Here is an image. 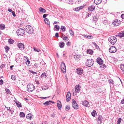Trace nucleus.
<instances>
[{"label":"nucleus","instance_id":"f257e3e1","mask_svg":"<svg viewBox=\"0 0 124 124\" xmlns=\"http://www.w3.org/2000/svg\"><path fill=\"white\" fill-rule=\"evenodd\" d=\"M25 31L29 33H32L33 31V28L30 25H28L26 26L25 28Z\"/></svg>","mask_w":124,"mask_h":124},{"label":"nucleus","instance_id":"f03ea898","mask_svg":"<svg viewBox=\"0 0 124 124\" xmlns=\"http://www.w3.org/2000/svg\"><path fill=\"white\" fill-rule=\"evenodd\" d=\"M86 65L89 67L93 66L94 64V61L92 59H87L86 62Z\"/></svg>","mask_w":124,"mask_h":124},{"label":"nucleus","instance_id":"7ed1b4c3","mask_svg":"<svg viewBox=\"0 0 124 124\" xmlns=\"http://www.w3.org/2000/svg\"><path fill=\"white\" fill-rule=\"evenodd\" d=\"M108 41L113 45H114L116 43L117 39L116 37L111 36L108 39Z\"/></svg>","mask_w":124,"mask_h":124},{"label":"nucleus","instance_id":"20e7f679","mask_svg":"<svg viewBox=\"0 0 124 124\" xmlns=\"http://www.w3.org/2000/svg\"><path fill=\"white\" fill-rule=\"evenodd\" d=\"M27 90L29 92H31L33 91L35 89V86L32 84H30L27 86Z\"/></svg>","mask_w":124,"mask_h":124},{"label":"nucleus","instance_id":"39448f33","mask_svg":"<svg viewBox=\"0 0 124 124\" xmlns=\"http://www.w3.org/2000/svg\"><path fill=\"white\" fill-rule=\"evenodd\" d=\"M61 69L63 73H65L66 72V67L65 63L63 61L61 63Z\"/></svg>","mask_w":124,"mask_h":124},{"label":"nucleus","instance_id":"423d86ee","mask_svg":"<svg viewBox=\"0 0 124 124\" xmlns=\"http://www.w3.org/2000/svg\"><path fill=\"white\" fill-rule=\"evenodd\" d=\"M16 33L18 36H22L24 34V32L23 29L20 28L17 31Z\"/></svg>","mask_w":124,"mask_h":124},{"label":"nucleus","instance_id":"0eeeda50","mask_svg":"<svg viewBox=\"0 0 124 124\" xmlns=\"http://www.w3.org/2000/svg\"><path fill=\"white\" fill-rule=\"evenodd\" d=\"M120 20L116 19L114 20L112 24L115 26H117L120 24Z\"/></svg>","mask_w":124,"mask_h":124},{"label":"nucleus","instance_id":"6e6552de","mask_svg":"<svg viewBox=\"0 0 124 124\" xmlns=\"http://www.w3.org/2000/svg\"><path fill=\"white\" fill-rule=\"evenodd\" d=\"M109 51L111 53H114L116 51V49L114 46H112L109 49Z\"/></svg>","mask_w":124,"mask_h":124},{"label":"nucleus","instance_id":"1a4fd4ad","mask_svg":"<svg viewBox=\"0 0 124 124\" xmlns=\"http://www.w3.org/2000/svg\"><path fill=\"white\" fill-rule=\"evenodd\" d=\"M71 94L69 92H68L66 96V101L67 102L69 101L70 100Z\"/></svg>","mask_w":124,"mask_h":124},{"label":"nucleus","instance_id":"9d476101","mask_svg":"<svg viewBox=\"0 0 124 124\" xmlns=\"http://www.w3.org/2000/svg\"><path fill=\"white\" fill-rule=\"evenodd\" d=\"M17 46L21 50H23L24 48V45L22 43H18Z\"/></svg>","mask_w":124,"mask_h":124},{"label":"nucleus","instance_id":"9b49d317","mask_svg":"<svg viewBox=\"0 0 124 124\" xmlns=\"http://www.w3.org/2000/svg\"><path fill=\"white\" fill-rule=\"evenodd\" d=\"M77 72L78 74L81 75L83 73V70L81 68H78L77 69Z\"/></svg>","mask_w":124,"mask_h":124},{"label":"nucleus","instance_id":"f8f14e48","mask_svg":"<svg viewBox=\"0 0 124 124\" xmlns=\"http://www.w3.org/2000/svg\"><path fill=\"white\" fill-rule=\"evenodd\" d=\"M116 37L118 36L120 38H122L124 37V31H121L118 35H116Z\"/></svg>","mask_w":124,"mask_h":124},{"label":"nucleus","instance_id":"ddd939ff","mask_svg":"<svg viewBox=\"0 0 124 124\" xmlns=\"http://www.w3.org/2000/svg\"><path fill=\"white\" fill-rule=\"evenodd\" d=\"M96 61L100 65L101 64H102V63H103V61L101 58L100 57L98 58L96 60Z\"/></svg>","mask_w":124,"mask_h":124},{"label":"nucleus","instance_id":"4468645a","mask_svg":"<svg viewBox=\"0 0 124 124\" xmlns=\"http://www.w3.org/2000/svg\"><path fill=\"white\" fill-rule=\"evenodd\" d=\"M57 104L58 109L60 110L62 108V105L61 102L59 100L57 101Z\"/></svg>","mask_w":124,"mask_h":124},{"label":"nucleus","instance_id":"2eb2a0df","mask_svg":"<svg viewBox=\"0 0 124 124\" xmlns=\"http://www.w3.org/2000/svg\"><path fill=\"white\" fill-rule=\"evenodd\" d=\"M79 86L80 85H78L75 86V91L76 93H79V92L80 89Z\"/></svg>","mask_w":124,"mask_h":124},{"label":"nucleus","instance_id":"dca6fc26","mask_svg":"<svg viewBox=\"0 0 124 124\" xmlns=\"http://www.w3.org/2000/svg\"><path fill=\"white\" fill-rule=\"evenodd\" d=\"M74 57L76 61H78L81 58V57L80 55H75Z\"/></svg>","mask_w":124,"mask_h":124},{"label":"nucleus","instance_id":"f3484780","mask_svg":"<svg viewBox=\"0 0 124 124\" xmlns=\"http://www.w3.org/2000/svg\"><path fill=\"white\" fill-rule=\"evenodd\" d=\"M88 8L89 11H92L94 10L95 7L94 6H91L88 7Z\"/></svg>","mask_w":124,"mask_h":124},{"label":"nucleus","instance_id":"a211bd4d","mask_svg":"<svg viewBox=\"0 0 124 124\" xmlns=\"http://www.w3.org/2000/svg\"><path fill=\"white\" fill-rule=\"evenodd\" d=\"M52 101H46L43 104L45 106H48L50 105Z\"/></svg>","mask_w":124,"mask_h":124},{"label":"nucleus","instance_id":"6ab92c4d","mask_svg":"<svg viewBox=\"0 0 124 124\" xmlns=\"http://www.w3.org/2000/svg\"><path fill=\"white\" fill-rule=\"evenodd\" d=\"M89 104L88 102L86 101H83L82 102V104L84 106L87 107L88 106V104Z\"/></svg>","mask_w":124,"mask_h":124},{"label":"nucleus","instance_id":"aec40b11","mask_svg":"<svg viewBox=\"0 0 124 124\" xmlns=\"http://www.w3.org/2000/svg\"><path fill=\"white\" fill-rule=\"evenodd\" d=\"M60 29V27L59 26H58L57 25H54V31H58Z\"/></svg>","mask_w":124,"mask_h":124},{"label":"nucleus","instance_id":"412c9836","mask_svg":"<svg viewBox=\"0 0 124 124\" xmlns=\"http://www.w3.org/2000/svg\"><path fill=\"white\" fill-rule=\"evenodd\" d=\"M102 0H94V2L96 5L99 4L102 2Z\"/></svg>","mask_w":124,"mask_h":124},{"label":"nucleus","instance_id":"4be33fe9","mask_svg":"<svg viewBox=\"0 0 124 124\" xmlns=\"http://www.w3.org/2000/svg\"><path fill=\"white\" fill-rule=\"evenodd\" d=\"M39 11L41 13H45L46 12V10L41 7L39 8Z\"/></svg>","mask_w":124,"mask_h":124},{"label":"nucleus","instance_id":"5701e85b","mask_svg":"<svg viewBox=\"0 0 124 124\" xmlns=\"http://www.w3.org/2000/svg\"><path fill=\"white\" fill-rule=\"evenodd\" d=\"M86 52L87 54H92L93 53V50L90 49L87 50Z\"/></svg>","mask_w":124,"mask_h":124},{"label":"nucleus","instance_id":"b1692460","mask_svg":"<svg viewBox=\"0 0 124 124\" xmlns=\"http://www.w3.org/2000/svg\"><path fill=\"white\" fill-rule=\"evenodd\" d=\"M32 117V115L30 113L27 114L26 116L27 118L29 119H31Z\"/></svg>","mask_w":124,"mask_h":124},{"label":"nucleus","instance_id":"393cba45","mask_svg":"<svg viewBox=\"0 0 124 124\" xmlns=\"http://www.w3.org/2000/svg\"><path fill=\"white\" fill-rule=\"evenodd\" d=\"M8 43L9 44H12L14 42V40L11 39H9L8 40Z\"/></svg>","mask_w":124,"mask_h":124},{"label":"nucleus","instance_id":"a878e982","mask_svg":"<svg viewBox=\"0 0 124 124\" xmlns=\"http://www.w3.org/2000/svg\"><path fill=\"white\" fill-rule=\"evenodd\" d=\"M40 65V68H41V69H43V68L45 67V65L44 63L43 64L42 63L40 62V63L39 64V65Z\"/></svg>","mask_w":124,"mask_h":124},{"label":"nucleus","instance_id":"bb28decb","mask_svg":"<svg viewBox=\"0 0 124 124\" xmlns=\"http://www.w3.org/2000/svg\"><path fill=\"white\" fill-rule=\"evenodd\" d=\"M72 107L74 109H77L78 108V104H72Z\"/></svg>","mask_w":124,"mask_h":124},{"label":"nucleus","instance_id":"cd10ccee","mask_svg":"<svg viewBox=\"0 0 124 124\" xmlns=\"http://www.w3.org/2000/svg\"><path fill=\"white\" fill-rule=\"evenodd\" d=\"M95 114H97L96 111L95 110H94L91 113L93 117H95Z\"/></svg>","mask_w":124,"mask_h":124},{"label":"nucleus","instance_id":"c85d7f7f","mask_svg":"<svg viewBox=\"0 0 124 124\" xmlns=\"http://www.w3.org/2000/svg\"><path fill=\"white\" fill-rule=\"evenodd\" d=\"M44 21L45 22V23L47 24H49V21L48 19L47 18H45L44 19Z\"/></svg>","mask_w":124,"mask_h":124},{"label":"nucleus","instance_id":"c756f323","mask_svg":"<svg viewBox=\"0 0 124 124\" xmlns=\"http://www.w3.org/2000/svg\"><path fill=\"white\" fill-rule=\"evenodd\" d=\"M20 116L21 117H25V115L24 113L22 112H21L20 113Z\"/></svg>","mask_w":124,"mask_h":124},{"label":"nucleus","instance_id":"7c9ffc66","mask_svg":"<svg viewBox=\"0 0 124 124\" xmlns=\"http://www.w3.org/2000/svg\"><path fill=\"white\" fill-rule=\"evenodd\" d=\"M84 36L85 37H86V38H88V39H92L93 38V37L92 36L90 35L87 36V35H84Z\"/></svg>","mask_w":124,"mask_h":124},{"label":"nucleus","instance_id":"2f4dec72","mask_svg":"<svg viewBox=\"0 0 124 124\" xmlns=\"http://www.w3.org/2000/svg\"><path fill=\"white\" fill-rule=\"evenodd\" d=\"M46 75L45 72L43 73L41 75L40 77L41 78H46Z\"/></svg>","mask_w":124,"mask_h":124},{"label":"nucleus","instance_id":"473e14b6","mask_svg":"<svg viewBox=\"0 0 124 124\" xmlns=\"http://www.w3.org/2000/svg\"><path fill=\"white\" fill-rule=\"evenodd\" d=\"M5 28V25L4 24H0V29L3 30Z\"/></svg>","mask_w":124,"mask_h":124},{"label":"nucleus","instance_id":"72a5a7b5","mask_svg":"<svg viewBox=\"0 0 124 124\" xmlns=\"http://www.w3.org/2000/svg\"><path fill=\"white\" fill-rule=\"evenodd\" d=\"M100 67H102V69H105L106 67V66L105 65V64H104L102 63V64H100Z\"/></svg>","mask_w":124,"mask_h":124},{"label":"nucleus","instance_id":"f704fd0d","mask_svg":"<svg viewBox=\"0 0 124 124\" xmlns=\"http://www.w3.org/2000/svg\"><path fill=\"white\" fill-rule=\"evenodd\" d=\"M103 119V118L102 116L100 115H99L98 116V118L97 120H99V121H102Z\"/></svg>","mask_w":124,"mask_h":124},{"label":"nucleus","instance_id":"c9c22d12","mask_svg":"<svg viewBox=\"0 0 124 124\" xmlns=\"http://www.w3.org/2000/svg\"><path fill=\"white\" fill-rule=\"evenodd\" d=\"M64 46V43L63 42H62L59 44V46L60 48H63Z\"/></svg>","mask_w":124,"mask_h":124},{"label":"nucleus","instance_id":"e433bc0d","mask_svg":"<svg viewBox=\"0 0 124 124\" xmlns=\"http://www.w3.org/2000/svg\"><path fill=\"white\" fill-rule=\"evenodd\" d=\"M61 29L62 31V32H64L65 31L66 28L65 26L62 25L61 26Z\"/></svg>","mask_w":124,"mask_h":124},{"label":"nucleus","instance_id":"4c0bfd02","mask_svg":"<svg viewBox=\"0 0 124 124\" xmlns=\"http://www.w3.org/2000/svg\"><path fill=\"white\" fill-rule=\"evenodd\" d=\"M120 69L123 71H124V64H123L121 65Z\"/></svg>","mask_w":124,"mask_h":124},{"label":"nucleus","instance_id":"58836bf2","mask_svg":"<svg viewBox=\"0 0 124 124\" xmlns=\"http://www.w3.org/2000/svg\"><path fill=\"white\" fill-rule=\"evenodd\" d=\"M35 82L37 84H39V78L38 77H36V78H35Z\"/></svg>","mask_w":124,"mask_h":124},{"label":"nucleus","instance_id":"ea45409f","mask_svg":"<svg viewBox=\"0 0 124 124\" xmlns=\"http://www.w3.org/2000/svg\"><path fill=\"white\" fill-rule=\"evenodd\" d=\"M16 105L18 107H21L22 106L20 103L18 102V103L16 102Z\"/></svg>","mask_w":124,"mask_h":124},{"label":"nucleus","instance_id":"a19ab883","mask_svg":"<svg viewBox=\"0 0 124 124\" xmlns=\"http://www.w3.org/2000/svg\"><path fill=\"white\" fill-rule=\"evenodd\" d=\"M7 110H8L10 112H11V114H13V113L14 112V111H13L11 109V108H10V107H9L8 109H7Z\"/></svg>","mask_w":124,"mask_h":124},{"label":"nucleus","instance_id":"79ce46f5","mask_svg":"<svg viewBox=\"0 0 124 124\" xmlns=\"http://www.w3.org/2000/svg\"><path fill=\"white\" fill-rule=\"evenodd\" d=\"M121 120L122 119L121 118H118V119L117 124H120L121 122Z\"/></svg>","mask_w":124,"mask_h":124},{"label":"nucleus","instance_id":"37998d69","mask_svg":"<svg viewBox=\"0 0 124 124\" xmlns=\"http://www.w3.org/2000/svg\"><path fill=\"white\" fill-rule=\"evenodd\" d=\"M70 109V106L69 105H67L66 106L65 110L66 111H68Z\"/></svg>","mask_w":124,"mask_h":124},{"label":"nucleus","instance_id":"c03bdc74","mask_svg":"<svg viewBox=\"0 0 124 124\" xmlns=\"http://www.w3.org/2000/svg\"><path fill=\"white\" fill-rule=\"evenodd\" d=\"M69 32L71 35H73L74 34L73 32L71 30H70L69 31Z\"/></svg>","mask_w":124,"mask_h":124},{"label":"nucleus","instance_id":"a18cd8bd","mask_svg":"<svg viewBox=\"0 0 124 124\" xmlns=\"http://www.w3.org/2000/svg\"><path fill=\"white\" fill-rule=\"evenodd\" d=\"M5 91H6V93H7L9 94L10 92V91L9 90V89H5Z\"/></svg>","mask_w":124,"mask_h":124},{"label":"nucleus","instance_id":"49530a36","mask_svg":"<svg viewBox=\"0 0 124 124\" xmlns=\"http://www.w3.org/2000/svg\"><path fill=\"white\" fill-rule=\"evenodd\" d=\"M11 78L12 80H15L16 79V78L14 76L12 75L11 76Z\"/></svg>","mask_w":124,"mask_h":124},{"label":"nucleus","instance_id":"de8ad7c7","mask_svg":"<svg viewBox=\"0 0 124 124\" xmlns=\"http://www.w3.org/2000/svg\"><path fill=\"white\" fill-rule=\"evenodd\" d=\"M113 82V81L112 79H110L109 80V82L110 84H113L114 83Z\"/></svg>","mask_w":124,"mask_h":124},{"label":"nucleus","instance_id":"09e8293b","mask_svg":"<svg viewBox=\"0 0 124 124\" xmlns=\"http://www.w3.org/2000/svg\"><path fill=\"white\" fill-rule=\"evenodd\" d=\"M75 11H78L80 10V8H79V7H78L76 8H75L74 9Z\"/></svg>","mask_w":124,"mask_h":124},{"label":"nucleus","instance_id":"8fccbe9b","mask_svg":"<svg viewBox=\"0 0 124 124\" xmlns=\"http://www.w3.org/2000/svg\"><path fill=\"white\" fill-rule=\"evenodd\" d=\"M34 50L35 51H36L38 52H39V51L38 49L35 47H33Z\"/></svg>","mask_w":124,"mask_h":124},{"label":"nucleus","instance_id":"3c124183","mask_svg":"<svg viewBox=\"0 0 124 124\" xmlns=\"http://www.w3.org/2000/svg\"><path fill=\"white\" fill-rule=\"evenodd\" d=\"M62 38L63 39V40H65V41H66L69 40L68 38L67 37H62Z\"/></svg>","mask_w":124,"mask_h":124},{"label":"nucleus","instance_id":"603ef678","mask_svg":"<svg viewBox=\"0 0 124 124\" xmlns=\"http://www.w3.org/2000/svg\"><path fill=\"white\" fill-rule=\"evenodd\" d=\"M72 104H77V103L76 101L74 99H73L72 101Z\"/></svg>","mask_w":124,"mask_h":124},{"label":"nucleus","instance_id":"864d4df0","mask_svg":"<svg viewBox=\"0 0 124 124\" xmlns=\"http://www.w3.org/2000/svg\"><path fill=\"white\" fill-rule=\"evenodd\" d=\"M6 52H7V51L9 50V48L8 46H6L5 48Z\"/></svg>","mask_w":124,"mask_h":124},{"label":"nucleus","instance_id":"5fc2aeb1","mask_svg":"<svg viewBox=\"0 0 124 124\" xmlns=\"http://www.w3.org/2000/svg\"><path fill=\"white\" fill-rule=\"evenodd\" d=\"M3 83V80L2 79L0 80V85H2Z\"/></svg>","mask_w":124,"mask_h":124},{"label":"nucleus","instance_id":"6e6d98bb","mask_svg":"<svg viewBox=\"0 0 124 124\" xmlns=\"http://www.w3.org/2000/svg\"><path fill=\"white\" fill-rule=\"evenodd\" d=\"M66 45L68 46H70V42H68L66 43Z\"/></svg>","mask_w":124,"mask_h":124},{"label":"nucleus","instance_id":"4d7b16f0","mask_svg":"<svg viewBox=\"0 0 124 124\" xmlns=\"http://www.w3.org/2000/svg\"><path fill=\"white\" fill-rule=\"evenodd\" d=\"M5 64H2L1 66L0 67L1 68H3L5 67Z\"/></svg>","mask_w":124,"mask_h":124},{"label":"nucleus","instance_id":"13d9d810","mask_svg":"<svg viewBox=\"0 0 124 124\" xmlns=\"http://www.w3.org/2000/svg\"><path fill=\"white\" fill-rule=\"evenodd\" d=\"M26 64L27 65H28L30 63V62L29 60H27L26 62Z\"/></svg>","mask_w":124,"mask_h":124},{"label":"nucleus","instance_id":"bf43d9fd","mask_svg":"<svg viewBox=\"0 0 124 124\" xmlns=\"http://www.w3.org/2000/svg\"><path fill=\"white\" fill-rule=\"evenodd\" d=\"M55 36L56 38H58L59 36V34L58 33H56L55 34Z\"/></svg>","mask_w":124,"mask_h":124},{"label":"nucleus","instance_id":"052dcab7","mask_svg":"<svg viewBox=\"0 0 124 124\" xmlns=\"http://www.w3.org/2000/svg\"><path fill=\"white\" fill-rule=\"evenodd\" d=\"M48 15V14H44L43 15V18H45L46 17V16L47 15Z\"/></svg>","mask_w":124,"mask_h":124},{"label":"nucleus","instance_id":"680f3d73","mask_svg":"<svg viewBox=\"0 0 124 124\" xmlns=\"http://www.w3.org/2000/svg\"><path fill=\"white\" fill-rule=\"evenodd\" d=\"M51 117H55V114L54 113L52 114L51 115Z\"/></svg>","mask_w":124,"mask_h":124},{"label":"nucleus","instance_id":"e2e57ef3","mask_svg":"<svg viewBox=\"0 0 124 124\" xmlns=\"http://www.w3.org/2000/svg\"><path fill=\"white\" fill-rule=\"evenodd\" d=\"M12 15H13V16H16V14H15V12L13 11L12 12Z\"/></svg>","mask_w":124,"mask_h":124},{"label":"nucleus","instance_id":"0e129e2a","mask_svg":"<svg viewBox=\"0 0 124 124\" xmlns=\"http://www.w3.org/2000/svg\"><path fill=\"white\" fill-rule=\"evenodd\" d=\"M98 121V124H100L102 123V121H100L99 120H97Z\"/></svg>","mask_w":124,"mask_h":124},{"label":"nucleus","instance_id":"69168bd1","mask_svg":"<svg viewBox=\"0 0 124 124\" xmlns=\"http://www.w3.org/2000/svg\"><path fill=\"white\" fill-rule=\"evenodd\" d=\"M121 104H124V98L122 100L121 102Z\"/></svg>","mask_w":124,"mask_h":124},{"label":"nucleus","instance_id":"338daca9","mask_svg":"<svg viewBox=\"0 0 124 124\" xmlns=\"http://www.w3.org/2000/svg\"><path fill=\"white\" fill-rule=\"evenodd\" d=\"M121 17L123 19H124V14L121 15Z\"/></svg>","mask_w":124,"mask_h":124},{"label":"nucleus","instance_id":"774afa93","mask_svg":"<svg viewBox=\"0 0 124 124\" xmlns=\"http://www.w3.org/2000/svg\"><path fill=\"white\" fill-rule=\"evenodd\" d=\"M84 7V6L79 7V8H80V10L83 8Z\"/></svg>","mask_w":124,"mask_h":124}]
</instances>
